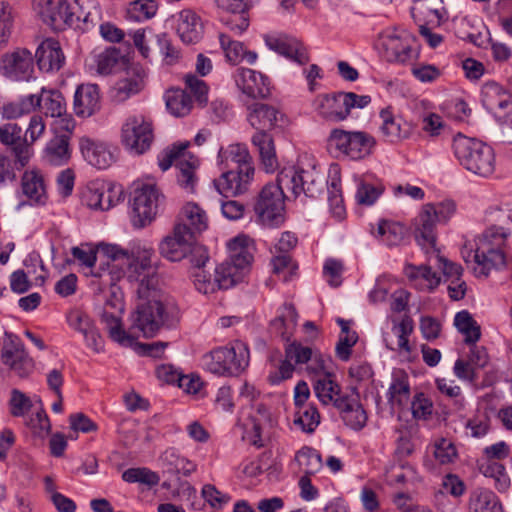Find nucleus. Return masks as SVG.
<instances>
[{"label": "nucleus", "instance_id": "0e129e2a", "mask_svg": "<svg viewBox=\"0 0 512 512\" xmlns=\"http://www.w3.org/2000/svg\"><path fill=\"white\" fill-rule=\"evenodd\" d=\"M433 454L440 464L453 463L458 456L457 449L453 442L446 438H439L433 444Z\"/></svg>", "mask_w": 512, "mask_h": 512}, {"label": "nucleus", "instance_id": "bb28decb", "mask_svg": "<svg viewBox=\"0 0 512 512\" xmlns=\"http://www.w3.org/2000/svg\"><path fill=\"white\" fill-rule=\"evenodd\" d=\"M217 165L223 170L254 168L252 158L245 145L231 144L221 147L217 156Z\"/></svg>", "mask_w": 512, "mask_h": 512}, {"label": "nucleus", "instance_id": "6e6552de", "mask_svg": "<svg viewBox=\"0 0 512 512\" xmlns=\"http://www.w3.org/2000/svg\"><path fill=\"white\" fill-rule=\"evenodd\" d=\"M163 195L154 183H143L134 189L131 199V223L142 229L156 218Z\"/></svg>", "mask_w": 512, "mask_h": 512}, {"label": "nucleus", "instance_id": "49530a36", "mask_svg": "<svg viewBox=\"0 0 512 512\" xmlns=\"http://www.w3.org/2000/svg\"><path fill=\"white\" fill-rule=\"evenodd\" d=\"M470 512H503L496 495L488 489L476 488L469 499Z\"/></svg>", "mask_w": 512, "mask_h": 512}, {"label": "nucleus", "instance_id": "e433bc0d", "mask_svg": "<svg viewBox=\"0 0 512 512\" xmlns=\"http://www.w3.org/2000/svg\"><path fill=\"white\" fill-rule=\"evenodd\" d=\"M70 156L69 137L65 134L55 135L43 150L44 161L51 165H63L68 162Z\"/></svg>", "mask_w": 512, "mask_h": 512}, {"label": "nucleus", "instance_id": "9d476101", "mask_svg": "<svg viewBox=\"0 0 512 512\" xmlns=\"http://www.w3.org/2000/svg\"><path fill=\"white\" fill-rule=\"evenodd\" d=\"M275 184L283 192L288 190L295 197L301 194L314 197L320 190L314 168L304 169L299 163L283 167L277 176Z\"/></svg>", "mask_w": 512, "mask_h": 512}, {"label": "nucleus", "instance_id": "2f4dec72", "mask_svg": "<svg viewBox=\"0 0 512 512\" xmlns=\"http://www.w3.org/2000/svg\"><path fill=\"white\" fill-rule=\"evenodd\" d=\"M228 260L238 267L248 268L253 261L255 244L253 239L245 234H239L227 243Z\"/></svg>", "mask_w": 512, "mask_h": 512}, {"label": "nucleus", "instance_id": "f8f14e48", "mask_svg": "<svg viewBox=\"0 0 512 512\" xmlns=\"http://www.w3.org/2000/svg\"><path fill=\"white\" fill-rule=\"evenodd\" d=\"M328 143L330 147L351 159H361L371 153L375 140L363 131L334 129L330 133Z\"/></svg>", "mask_w": 512, "mask_h": 512}, {"label": "nucleus", "instance_id": "69168bd1", "mask_svg": "<svg viewBox=\"0 0 512 512\" xmlns=\"http://www.w3.org/2000/svg\"><path fill=\"white\" fill-rule=\"evenodd\" d=\"M192 278L196 290L200 293L212 294L219 289L215 274L205 269L194 270Z\"/></svg>", "mask_w": 512, "mask_h": 512}, {"label": "nucleus", "instance_id": "a18cd8bd", "mask_svg": "<svg viewBox=\"0 0 512 512\" xmlns=\"http://www.w3.org/2000/svg\"><path fill=\"white\" fill-rule=\"evenodd\" d=\"M481 96L483 105L489 111H494L497 108L505 109L510 103L505 89L493 81L486 82L482 86Z\"/></svg>", "mask_w": 512, "mask_h": 512}, {"label": "nucleus", "instance_id": "774afa93", "mask_svg": "<svg viewBox=\"0 0 512 512\" xmlns=\"http://www.w3.org/2000/svg\"><path fill=\"white\" fill-rule=\"evenodd\" d=\"M186 89L193 94L196 101L204 104L208 101V86L206 82L197 76L188 73L184 76Z\"/></svg>", "mask_w": 512, "mask_h": 512}, {"label": "nucleus", "instance_id": "20e7f679", "mask_svg": "<svg viewBox=\"0 0 512 512\" xmlns=\"http://www.w3.org/2000/svg\"><path fill=\"white\" fill-rule=\"evenodd\" d=\"M452 150L459 164L470 173L484 178L494 173L495 153L485 142L458 133L453 138Z\"/></svg>", "mask_w": 512, "mask_h": 512}, {"label": "nucleus", "instance_id": "e2e57ef3", "mask_svg": "<svg viewBox=\"0 0 512 512\" xmlns=\"http://www.w3.org/2000/svg\"><path fill=\"white\" fill-rule=\"evenodd\" d=\"M122 479L128 483H140L149 487L155 486L159 482V476L147 468H129L122 474Z\"/></svg>", "mask_w": 512, "mask_h": 512}, {"label": "nucleus", "instance_id": "2eb2a0df", "mask_svg": "<svg viewBox=\"0 0 512 512\" xmlns=\"http://www.w3.org/2000/svg\"><path fill=\"white\" fill-rule=\"evenodd\" d=\"M194 237L183 224H175L173 230L158 244L159 254L170 262H180L193 251Z\"/></svg>", "mask_w": 512, "mask_h": 512}, {"label": "nucleus", "instance_id": "0eeeda50", "mask_svg": "<svg viewBox=\"0 0 512 512\" xmlns=\"http://www.w3.org/2000/svg\"><path fill=\"white\" fill-rule=\"evenodd\" d=\"M160 281L157 273V287L155 293L147 296L136 295L139 303L133 314V328H137L144 337H153L163 326L166 320V311L159 298Z\"/></svg>", "mask_w": 512, "mask_h": 512}, {"label": "nucleus", "instance_id": "f257e3e1", "mask_svg": "<svg viewBox=\"0 0 512 512\" xmlns=\"http://www.w3.org/2000/svg\"><path fill=\"white\" fill-rule=\"evenodd\" d=\"M106 254L113 261L109 265L111 280L126 279L130 288L139 296L155 293L158 265L154 247L144 241L131 243L128 249L109 245Z\"/></svg>", "mask_w": 512, "mask_h": 512}, {"label": "nucleus", "instance_id": "4468645a", "mask_svg": "<svg viewBox=\"0 0 512 512\" xmlns=\"http://www.w3.org/2000/svg\"><path fill=\"white\" fill-rule=\"evenodd\" d=\"M123 191L104 181L90 182L82 192V203L92 210L107 211L122 201Z\"/></svg>", "mask_w": 512, "mask_h": 512}, {"label": "nucleus", "instance_id": "9b49d317", "mask_svg": "<svg viewBox=\"0 0 512 512\" xmlns=\"http://www.w3.org/2000/svg\"><path fill=\"white\" fill-rule=\"evenodd\" d=\"M285 192L273 183L266 184L254 206L258 220L267 227H277L284 222Z\"/></svg>", "mask_w": 512, "mask_h": 512}, {"label": "nucleus", "instance_id": "7c9ffc66", "mask_svg": "<svg viewBox=\"0 0 512 512\" xmlns=\"http://www.w3.org/2000/svg\"><path fill=\"white\" fill-rule=\"evenodd\" d=\"M344 93L318 95L313 101L314 110L323 118L330 121H342L347 118Z\"/></svg>", "mask_w": 512, "mask_h": 512}, {"label": "nucleus", "instance_id": "338daca9", "mask_svg": "<svg viewBox=\"0 0 512 512\" xmlns=\"http://www.w3.org/2000/svg\"><path fill=\"white\" fill-rule=\"evenodd\" d=\"M120 58L116 48H109L96 56L97 72L101 75H108L113 72Z\"/></svg>", "mask_w": 512, "mask_h": 512}, {"label": "nucleus", "instance_id": "412c9836", "mask_svg": "<svg viewBox=\"0 0 512 512\" xmlns=\"http://www.w3.org/2000/svg\"><path fill=\"white\" fill-rule=\"evenodd\" d=\"M234 78L238 89L248 98H265L270 94L269 80L261 72L240 68Z\"/></svg>", "mask_w": 512, "mask_h": 512}, {"label": "nucleus", "instance_id": "13d9d810", "mask_svg": "<svg viewBox=\"0 0 512 512\" xmlns=\"http://www.w3.org/2000/svg\"><path fill=\"white\" fill-rule=\"evenodd\" d=\"M35 403L38 405V409L35 414L31 415L26 424L35 436L44 438L49 434L51 430V424L43 408L42 400L37 397L35 399Z\"/></svg>", "mask_w": 512, "mask_h": 512}, {"label": "nucleus", "instance_id": "8fccbe9b", "mask_svg": "<svg viewBox=\"0 0 512 512\" xmlns=\"http://www.w3.org/2000/svg\"><path fill=\"white\" fill-rule=\"evenodd\" d=\"M166 107L176 117H184L193 107L192 100L185 90L169 89L165 94Z\"/></svg>", "mask_w": 512, "mask_h": 512}, {"label": "nucleus", "instance_id": "f704fd0d", "mask_svg": "<svg viewBox=\"0 0 512 512\" xmlns=\"http://www.w3.org/2000/svg\"><path fill=\"white\" fill-rule=\"evenodd\" d=\"M410 383L408 375L402 371H395L388 389V401L392 408L403 409L410 400Z\"/></svg>", "mask_w": 512, "mask_h": 512}, {"label": "nucleus", "instance_id": "ea45409f", "mask_svg": "<svg viewBox=\"0 0 512 512\" xmlns=\"http://www.w3.org/2000/svg\"><path fill=\"white\" fill-rule=\"evenodd\" d=\"M404 273L413 285L420 290L431 291L440 283V277L428 266H415L408 264Z\"/></svg>", "mask_w": 512, "mask_h": 512}, {"label": "nucleus", "instance_id": "aec40b11", "mask_svg": "<svg viewBox=\"0 0 512 512\" xmlns=\"http://www.w3.org/2000/svg\"><path fill=\"white\" fill-rule=\"evenodd\" d=\"M379 118L381 120L379 130L385 141L395 144L412 135L413 125L400 115L394 114L390 108L382 109Z\"/></svg>", "mask_w": 512, "mask_h": 512}, {"label": "nucleus", "instance_id": "ddd939ff", "mask_svg": "<svg viewBox=\"0 0 512 512\" xmlns=\"http://www.w3.org/2000/svg\"><path fill=\"white\" fill-rule=\"evenodd\" d=\"M379 41L389 62L405 64L415 57L414 37L405 30H386L380 35Z\"/></svg>", "mask_w": 512, "mask_h": 512}, {"label": "nucleus", "instance_id": "bf43d9fd", "mask_svg": "<svg viewBox=\"0 0 512 512\" xmlns=\"http://www.w3.org/2000/svg\"><path fill=\"white\" fill-rule=\"evenodd\" d=\"M416 470L410 465L393 466L386 472V481L390 485H405L418 481Z\"/></svg>", "mask_w": 512, "mask_h": 512}, {"label": "nucleus", "instance_id": "4c0bfd02", "mask_svg": "<svg viewBox=\"0 0 512 512\" xmlns=\"http://www.w3.org/2000/svg\"><path fill=\"white\" fill-rule=\"evenodd\" d=\"M282 114L275 108L266 104H256L248 115V121L257 131H265L275 127Z\"/></svg>", "mask_w": 512, "mask_h": 512}, {"label": "nucleus", "instance_id": "a211bd4d", "mask_svg": "<svg viewBox=\"0 0 512 512\" xmlns=\"http://www.w3.org/2000/svg\"><path fill=\"white\" fill-rule=\"evenodd\" d=\"M79 147L83 158L97 169H107L116 162V149L104 141L83 136Z\"/></svg>", "mask_w": 512, "mask_h": 512}, {"label": "nucleus", "instance_id": "7ed1b4c3", "mask_svg": "<svg viewBox=\"0 0 512 512\" xmlns=\"http://www.w3.org/2000/svg\"><path fill=\"white\" fill-rule=\"evenodd\" d=\"M40 18L54 30L79 27V23H93L99 16L97 0H33Z\"/></svg>", "mask_w": 512, "mask_h": 512}, {"label": "nucleus", "instance_id": "6ab92c4d", "mask_svg": "<svg viewBox=\"0 0 512 512\" xmlns=\"http://www.w3.org/2000/svg\"><path fill=\"white\" fill-rule=\"evenodd\" d=\"M254 172V168L245 167L223 170L219 178L214 180V186L224 196H235L244 193L253 180Z\"/></svg>", "mask_w": 512, "mask_h": 512}, {"label": "nucleus", "instance_id": "5fc2aeb1", "mask_svg": "<svg viewBox=\"0 0 512 512\" xmlns=\"http://www.w3.org/2000/svg\"><path fill=\"white\" fill-rule=\"evenodd\" d=\"M271 267L273 274L284 282L290 281L298 268L290 254H272Z\"/></svg>", "mask_w": 512, "mask_h": 512}, {"label": "nucleus", "instance_id": "09e8293b", "mask_svg": "<svg viewBox=\"0 0 512 512\" xmlns=\"http://www.w3.org/2000/svg\"><path fill=\"white\" fill-rule=\"evenodd\" d=\"M297 312L293 305L284 304L278 311V315L271 322V327L283 338H288L297 324Z\"/></svg>", "mask_w": 512, "mask_h": 512}, {"label": "nucleus", "instance_id": "1a4fd4ad", "mask_svg": "<svg viewBox=\"0 0 512 512\" xmlns=\"http://www.w3.org/2000/svg\"><path fill=\"white\" fill-rule=\"evenodd\" d=\"M120 139L130 154L146 153L154 140L152 120L143 114L128 116L121 126Z\"/></svg>", "mask_w": 512, "mask_h": 512}, {"label": "nucleus", "instance_id": "b1692460", "mask_svg": "<svg viewBox=\"0 0 512 512\" xmlns=\"http://www.w3.org/2000/svg\"><path fill=\"white\" fill-rule=\"evenodd\" d=\"M436 223L438 222L432 214V208L426 205L422 207L421 211L414 219L413 226L415 239L424 249L435 250Z\"/></svg>", "mask_w": 512, "mask_h": 512}, {"label": "nucleus", "instance_id": "393cba45", "mask_svg": "<svg viewBox=\"0 0 512 512\" xmlns=\"http://www.w3.org/2000/svg\"><path fill=\"white\" fill-rule=\"evenodd\" d=\"M35 58L38 68L43 72L58 71L65 62L60 43L53 38L41 42L36 50Z\"/></svg>", "mask_w": 512, "mask_h": 512}, {"label": "nucleus", "instance_id": "f03ea898", "mask_svg": "<svg viewBox=\"0 0 512 512\" xmlns=\"http://www.w3.org/2000/svg\"><path fill=\"white\" fill-rule=\"evenodd\" d=\"M489 221L497 223L488 226L474 242V248L462 250L463 259L468 262L471 252L475 266L473 268L476 277L486 278L493 270H500L504 267L512 270V261L508 259L505 247L507 238L510 235L508 225L512 222L511 215L501 209H494L488 214Z\"/></svg>", "mask_w": 512, "mask_h": 512}, {"label": "nucleus", "instance_id": "4be33fe9", "mask_svg": "<svg viewBox=\"0 0 512 512\" xmlns=\"http://www.w3.org/2000/svg\"><path fill=\"white\" fill-rule=\"evenodd\" d=\"M66 320L70 328L83 335L89 348L97 353L103 351L104 340L88 314L79 309H74L68 312Z\"/></svg>", "mask_w": 512, "mask_h": 512}, {"label": "nucleus", "instance_id": "f3484780", "mask_svg": "<svg viewBox=\"0 0 512 512\" xmlns=\"http://www.w3.org/2000/svg\"><path fill=\"white\" fill-rule=\"evenodd\" d=\"M414 330L413 320L409 316H403L399 321H392L390 333L383 334L385 346L398 353V355L407 361L413 359V346L409 341V337Z\"/></svg>", "mask_w": 512, "mask_h": 512}, {"label": "nucleus", "instance_id": "5701e85b", "mask_svg": "<svg viewBox=\"0 0 512 512\" xmlns=\"http://www.w3.org/2000/svg\"><path fill=\"white\" fill-rule=\"evenodd\" d=\"M0 360L21 378L27 377L33 369L32 359L29 358L23 345L13 340L4 343Z\"/></svg>", "mask_w": 512, "mask_h": 512}, {"label": "nucleus", "instance_id": "864d4df0", "mask_svg": "<svg viewBox=\"0 0 512 512\" xmlns=\"http://www.w3.org/2000/svg\"><path fill=\"white\" fill-rule=\"evenodd\" d=\"M294 425L305 433H313L320 424V414L312 404L297 407L294 416Z\"/></svg>", "mask_w": 512, "mask_h": 512}, {"label": "nucleus", "instance_id": "4d7b16f0", "mask_svg": "<svg viewBox=\"0 0 512 512\" xmlns=\"http://www.w3.org/2000/svg\"><path fill=\"white\" fill-rule=\"evenodd\" d=\"M157 3L154 0H135L126 10L127 19L142 22L152 18L157 12Z\"/></svg>", "mask_w": 512, "mask_h": 512}, {"label": "nucleus", "instance_id": "79ce46f5", "mask_svg": "<svg viewBox=\"0 0 512 512\" xmlns=\"http://www.w3.org/2000/svg\"><path fill=\"white\" fill-rule=\"evenodd\" d=\"M252 409L254 411L249 416L250 422L247 427H250L254 433L251 438L252 444L260 447L263 445V432L272 426V419L268 409L262 403H256Z\"/></svg>", "mask_w": 512, "mask_h": 512}, {"label": "nucleus", "instance_id": "473e14b6", "mask_svg": "<svg viewBox=\"0 0 512 512\" xmlns=\"http://www.w3.org/2000/svg\"><path fill=\"white\" fill-rule=\"evenodd\" d=\"M411 12L419 27L421 24L439 26L443 17L442 0H415Z\"/></svg>", "mask_w": 512, "mask_h": 512}, {"label": "nucleus", "instance_id": "423d86ee", "mask_svg": "<svg viewBox=\"0 0 512 512\" xmlns=\"http://www.w3.org/2000/svg\"><path fill=\"white\" fill-rule=\"evenodd\" d=\"M249 364V349L241 341L231 347H221L201 358L202 367L216 375H237Z\"/></svg>", "mask_w": 512, "mask_h": 512}, {"label": "nucleus", "instance_id": "a878e982", "mask_svg": "<svg viewBox=\"0 0 512 512\" xmlns=\"http://www.w3.org/2000/svg\"><path fill=\"white\" fill-rule=\"evenodd\" d=\"M336 408L341 412L344 423L351 429L360 430L367 422V414L359 402L357 393L344 395L343 400L336 402Z\"/></svg>", "mask_w": 512, "mask_h": 512}, {"label": "nucleus", "instance_id": "6e6d98bb", "mask_svg": "<svg viewBox=\"0 0 512 512\" xmlns=\"http://www.w3.org/2000/svg\"><path fill=\"white\" fill-rule=\"evenodd\" d=\"M42 92L43 100L41 108L46 116L53 118L65 112L67 107L62 93L54 89H46L45 87H42Z\"/></svg>", "mask_w": 512, "mask_h": 512}, {"label": "nucleus", "instance_id": "052dcab7", "mask_svg": "<svg viewBox=\"0 0 512 512\" xmlns=\"http://www.w3.org/2000/svg\"><path fill=\"white\" fill-rule=\"evenodd\" d=\"M102 322L105 324L109 336L115 342H118L121 345H132L133 337L126 333L122 327L118 317L104 312L102 314Z\"/></svg>", "mask_w": 512, "mask_h": 512}, {"label": "nucleus", "instance_id": "58836bf2", "mask_svg": "<svg viewBox=\"0 0 512 512\" xmlns=\"http://www.w3.org/2000/svg\"><path fill=\"white\" fill-rule=\"evenodd\" d=\"M252 143L258 148L261 162L267 172H273L278 166L273 138L266 131H256Z\"/></svg>", "mask_w": 512, "mask_h": 512}, {"label": "nucleus", "instance_id": "c03bdc74", "mask_svg": "<svg viewBox=\"0 0 512 512\" xmlns=\"http://www.w3.org/2000/svg\"><path fill=\"white\" fill-rule=\"evenodd\" d=\"M313 388L315 395L324 405L333 404L336 407V402L343 400L344 396H341L340 387L335 381L333 374L315 379Z\"/></svg>", "mask_w": 512, "mask_h": 512}, {"label": "nucleus", "instance_id": "c756f323", "mask_svg": "<svg viewBox=\"0 0 512 512\" xmlns=\"http://www.w3.org/2000/svg\"><path fill=\"white\" fill-rule=\"evenodd\" d=\"M265 43L269 49L287 57L299 64H306L309 56L306 48L297 40L287 37L266 35Z\"/></svg>", "mask_w": 512, "mask_h": 512}, {"label": "nucleus", "instance_id": "c85d7f7f", "mask_svg": "<svg viewBox=\"0 0 512 512\" xmlns=\"http://www.w3.org/2000/svg\"><path fill=\"white\" fill-rule=\"evenodd\" d=\"M176 31L184 43L197 42L203 33V23L200 16L191 9L180 11L176 16Z\"/></svg>", "mask_w": 512, "mask_h": 512}, {"label": "nucleus", "instance_id": "72a5a7b5", "mask_svg": "<svg viewBox=\"0 0 512 512\" xmlns=\"http://www.w3.org/2000/svg\"><path fill=\"white\" fill-rule=\"evenodd\" d=\"M176 224H183L194 237V234L201 233L208 228V216L198 204L188 202L183 206Z\"/></svg>", "mask_w": 512, "mask_h": 512}, {"label": "nucleus", "instance_id": "de8ad7c7", "mask_svg": "<svg viewBox=\"0 0 512 512\" xmlns=\"http://www.w3.org/2000/svg\"><path fill=\"white\" fill-rule=\"evenodd\" d=\"M454 326L464 337V342L468 345H474L481 337V328L474 317L467 310L456 313L454 317Z\"/></svg>", "mask_w": 512, "mask_h": 512}, {"label": "nucleus", "instance_id": "cd10ccee", "mask_svg": "<svg viewBox=\"0 0 512 512\" xmlns=\"http://www.w3.org/2000/svg\"><path fill=\"white\" fill-rule=\"evenodd\" d=\"M100 107V94L96 84L78 86L74 95L73 109L79 117H90Z\"/></svg>", "mask_w": 512, "mask_h": 512}, {"label": "nucleus", "instance_id": "39448f33", "mask_svg": "<svg viewBox=\"0 0 512 512\" xmlns=\"http://www.w3.org/2000/svg\"><path fill=\"white\" fill-rule=\"evenodd\" d=\"M189 142H180L166 148L158 157L162 171L168 170L173 164L178 169L177 183L186 193L192 194L198 185L197 169L199 160L189 152Z\"/></svg>", "mask_w": 512, "mask_h": 512}, {"label": "nucleus", "instance_id": "37998d69", "mask_svg": "<svg viewBox=\"0 0 512 512\" xmlns=\"http://www.w3.org/2000/svg\"><path fill=\"white\" fill-rule=\"evenodd\" d=\"M219 41L230 63L239 64L245 60L247 63L253 64L256 61L257 54L253 51H246L241 42L231 40L230 37L224 33H220Z\"/></svg>", "mask_w": 512, "mask_h": 512}, {"label": "nucleus", "instance_id": "3c124183", "mask_svg": "<svg viewBox=\"0 0 512 512\" xmlns=\"http://www.w3.org/2000/svg\"><path fill=\"white\" fill-rule=\"evenodd\" d=\"M144 87V77L139 73L121 79L113 89V98L117 102H124L131 96L138 94Z\"/></svg>", "mask_w": 512, "mask_h": 512}, {"label": "nucleus", "instance_id": "c9c22d12", "mask_svg": "<svg viewBox=\"0 0 512 512\" xmlns=\"http://www.w3.org/2000/svg\"><path fill=\"white\" fill-rule=\"evenodd\" d=\"M23 194L36 204H43L47 199L43 175L36 169L25 171L21 180Z\"/></svg>", "mask_w": 512, "mask_h": 512}, {"label": "nucleus", "instance_id": "dca6fc26", "mask_svg": "<svg viewBox=\"0 0 512 512\" xmlns=\"http://www.w3.org/2000/svg\"><path fill=\"white\" fill-rule=\"evenodd\" d=\"M1 70L13 81H29L34 73V56L26 48H17L3 55Z\"/></svg>", "mask_w": 512, "mask_h": 512}, {"label": "nucleus", "instance_id": "603ef678", "mask_svg": "<svg viewBox=\"0 0 512 512\" xmlns=\"http://www.w3.org/2000/svg\"><path fill=\"white\" fill-rule=\"evenodd\" d=\"M295 461L303 476H311L319 472L323 466L319 452L310 447L301 448L295 455Z\"/></svg>", "mask_w": 512, "mask_h": 512}, {"label": "nucleus", "instance_id": "a19ab883", "mask_svg": "<svg viewBox=\"0 0 512 512\" xmlns=\"http://www.w3.org/2000/svg\"><path fill=\"white\" fill-rule=\"evenodd\" d=\"M374 236L388 247L400 245L405 238L406 229L399 222L380 220L373 230Z\"/></svg>", "mask_w": 512, "mask_h": 512}, {"label": "nucleus", "instance_id": "680f3d73", "mask_svg": "<svg viewBox=\"0 0 512 512\" xmlns=\"http://www.w3.org/2000/svg\"><path fill=\"white\" fill-rule=\"evenodd\" d=\"M383 190L381 184H371L364 179H359L355 195L356 201L360 205H372L382 194Z\"/></svg>", "mask_w": 512, "mask_h": 512}]
</instances>
